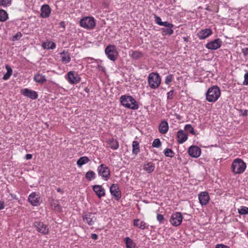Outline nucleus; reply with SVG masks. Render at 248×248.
<instances>
[{"label":"nucleus","instance_id":"f8f14e48","mask_svg":"<svg viewBox=\"0 0 248 248\" xmlns=\"http://www.w3.org/2000/svg\"><path fill=\"white\" fill-rule=\"evenodd\" d=\"M222 44V41L219 38L216 39L205 45L206 48L211 50H216L219 48Z\"/></svg>","mask_w":248,"mask_h":248},{"label":"nucleus","instance_id":"58836bf2","mask_svg":"<svg viewBox=\"0 0 248 248\" xmlns=\"http://www.w3.org/2000/svg\"><path fill=\"white\" fill-rule=\"evenodd\" d=\"M185 130L189 131V132L192 135H195L196 133L194 131V128L192 127L191 124H187L185 126Z\"/></svg>","mask_w":248,"mask_h":248},{"label":"nucleus","instance_id":"9b49d317","mask_svg":"<svg viewBox=\"0 0 248 248\" xmlns=\"http://www.w3.org/2000/svg\"><path fill=\"white\" fill-rule=\"evenodd\" d=\"M110 192L116 201H119L121 198V192L117 184H113L111 185L110 187Z\"/></svg>","mask_w":248,"mask_h":248},{"label":"nucleus","instance_id":"2f4dec72","mask_svg":"<svg viewBox=\"0 0 248 248\" xmlns=\"http://www.w3.org/2000/svg\"><path fill=\"white\" fill-rule=\"evenodd\" d=\"M5 67L7 69V72L4 75L2 78V79L4 80L8 79L11 76L13 72L12 69L8 65H6Z\"/></svg>","mask_w":248,"mask_h":248},{"label":"nucleus","instance_id":"13d9d810","mask_svg":"<svg viewBox=\"0 0 248 248\" xmlns=\"http://www.w3.org/2000/svg\"><path fill=\"white\" fill-rule=\"evenodd\" d=\"M248 113V110L247 109H245L244 111V113H243V116H246L247 115Z\"/></svg>","mask_w":248,"mask_h":248},{"label":"nucleus","instance_id":"bb28decb","mask_svg":"<svg viewBox=\"0 0 248 248\" xmlns=\"http://www.w3.org/2000/svg\"><path fill=\"white\" fill-rule=\"evenodd\" d=\"M108 143L109 145L110 148L113 150H116L119 148V142L117 140L111 138L109 139L108 140Z\"/></svg>","mask_w":248,"mask_h":248},{"label":"nucleus","instance_id":"e433bc0d","mask_svg":"<svg viewBox=\"0 0 248 248\" xmlns=\"http://www.w3.org/2000/svg\"><path fill=\"white\" fill-rule=\"evenodd\" d=\"M164 154L167 157H173L174 155V153L173 151L171 149L169 148H166L164 150Z\"/></svg>","mask_w":248,"mask_h":248},{"label":"nucleus","instance_id":"72a5a7b5","mask_svg":"<svg viewBox=\"0 0 248 248\" xmlns=\"http://www.w3.org/2000/svg\"><path fill=\"white\" fill-rule=\"evenodd\" d=\"M42 46L45 49H53L56 47V44L54 42H46V43H44Z\"/></svg>","mask_w":248,"mask_h":248},{"label":"nucleus","instance_id":"b1692460","mask_svg":"<svg viewBox=\"0 0 248 248\" xmlns=\"http://www.w3.org/2000/svg\"><path fill=\"white\" fill-rule=\"evenodd\" d=\"M62 57V62L64 63H69L71 61L69 53L67 51H63L60 53Z\"/></svg>","mask_w":248,"mask_h":248},{"label":"nucleus","instance_id":"393cba45","mask_svg":"<svg viewBox=\"0 0 248 248\" xmlns=\"http://www.w3.org/2000/svg\"><path fill=\"white\" fill-rule=\"evenodd\" d=\"M143 169L148 173H151L154 171L155 169V165L152 162H147L144 165Z\"/></svg>","mask_w":248,"mask_h":248},{"label":"nucleus","instance_id":"5701e85b","mask_svg":"<svg viewBox=\"0 0 248 248\" xmlns=\"http://www.w3.org/2000/svg\"><path fill=\"white\" fill-rule=\"evenodd\" d=\"M169 129V126L168 123L165 121H162L159 125V132L162 134H166Z\"/></svg>","mask_w":248,"mask_h":248},{"label":"nucleus","instance_id":"0eeeda50","mask_svg":"<svg viewBox=\"0 0 248 248\" xmlns=\"http://www.w3.org/2000/svg\"><path fill=\"white\" fill-rule=\"evenodd\" d=\"M99 175L101 176L105 180H108L110 177V170L105 164L99 165L97 169Z\"/></svg>","mask_w":248,"mask_h":248},{"label":"nucleus","instance_id":"aec40b11","mask_svg":"<svg viewBox=\"0 0 248 248\" xmlns=\"http://www.w3.org/2000/svg\"><path fill=\"white\" fill-rule=\"evenodd\" d=\"M187 134L185 133L182 130L178 131L177 134L178 142L180 144L184 143L187 140Z\"/></svg>","mask_w":248,"mask_h":248},{"label":"nucleus","instance_id":"7ed1b4c3","mask_svg":"<svg viewBox=\"0 0 248 248\" xmlns=\"http://www.w3.org/2000/svg\"><path fill=\"white\" fill-rule=\"evenodd\" d=\"M246 163L242 159L237 158L232 162L231 170L234 174H241L246 170Z\"/></svg>","mask_w":248,"mask_h":248},{"label":"nucleus","instance_id":"a18cd8bd","mask_svg":"<svg viewBox=\"0 0 248 248\" xmlns=\"http://www.w3.org/2000/svg\"><path fill=\"white\" fill-rule=\"evenodd\" d=\"M160 26H165L166 27H173L172 24L170 23L167 21L162 22Z\"/></svg>","mask_w":248,"mask_h":248},{"label":"nucleus","instance_id":"680f3d73","mask_svg":"<svg viewBox=\"0 0 248 248\" xmlns=\"http://www.w3.org/2000/svg\"><path fill=\"white\" fill-rule=\"evenodd\" d=\"M183 39L185 41H187V39L186 37H183Z\"/></svg>","mask_w":248,"mask_h":248},{"label":"nucleus","instance_id":"6ab92c4d","mask_svg":"<svg viewBox=\"0 0 248 248\" xmlns=\"http://www.w3.org/2000/svg\"><path fill=\"white\" fill-rule=\"evenodd\" d=\"M93 191L97 195L98 197L100 198L105 195L104 188L100 185H94L93 186Z\"/></svg>","mask_w":248,"mask_h":248},{"label":"nucleus","instance_id":"de8ad7c7","mask_svg":"<svg viewBox=\"0 0 248 248\" xmlns=\"http://www.w3.org/2000/svg\"><path fill=\"white\" fill-rule=\"evenodd\" d=\"M174 90H171L167 93V99H172L173 96Z\"/></svg>","mask_w":248,"mask_h":248},{"label":"nucleus","instance_id":"ea45409f","mask_svg":"<svg viewBox=\"0 0 248 248\" xmlns=\"http://www.w3.org/2000/svg\"><path fill=\"white\" fill-rule=\"evenodd\" d=\"M11 0H0V6L6 7L11 4Z\"/></svg>","mask_w":248,"mask_h":248},{"label":"nucleus","instance_id":"7c9ffc66","mask_svg":"<svg viewBox=\"0 0 248 248\" xmlns=\"http://www.w3.org/2000/svg\"><path fill=\"white\" fill-rule=\"evenodd\" d=\"M132 153L134 155H137L140 152L139 142L137 140H134L132 143Z\"/></svg>","mask_w":248,"mask_h":248},{"label":"nucleus","instance_id":"a878e982","mask_svg":"<svg viewBox=\"0 0 248 248\" xmlns=\"http://www.w3.org/2000/svg\"><path fill=\"white\" fill-rule=\"evenodd\" d=\"M33 79L36 82L40 84H43L46 80L45 76L39 73L34 75Z\"/></svg>","mask_w":248,"mask_h":248},{"label":"nucleus","instance_id":"c756f323","mask_svg":"<svg viewBox=\"0 0 248 248\" xmlns=\"http://www.w3.org/2000/svg\"><path fill=\"white\" fill-rule=\"evenodd\" d=\"M90 161L89 158L87 156L80 157L77 161V164L78 167H81L84 164Z\"/></svg>","mask_w":248,"mask_h":248},{"label":"nucleus","instance_id":"37998d69","mask_svg":"<svg viewBox=\"0 0 248 248\" xmlns=\"http://www.w3.org/2000/svg\"><path fill=\"white\" fill-rule=\"evenodd\" d=\"M22 36V34L20 32H18L13 36V41H15L19 40Z\"/></svg>","mask_w":248,"mask_h":248},{"label":"nucleus","instance_id":"ddd939ff","mask_svg":"<svg viewBox=\"0 0 248 248\" xmlns=\"http://www.w3.org/2000/svg\"><path fill=\"white\" fill-rule=\"evenodd\" d=\"M21 93L26 97L31 99H36L38 98V93L36 92L25 88L21 90Z\"/></svg>","mask_w":248,"mask_h":248},{"label":"nucleus","instance_id":"2eb2a0df","mask_svg":"<svg viewBox=\"0 0 248 248\" xmlns=\"http://www.w3.org/2000/svg\"><path fill=\"white\" fill-rule=\"evenodd\" d=\"M212 31L210 28H206L199 31L197 35L200 40H203L212 34Z\"/></svg>","mask_w":248,"mask_h":248},{"label":"nucleus","instance_id":"f257e3e1","mask_svg":"<svg viewBox=\"0 0 248 248\" xmlns=\"http://www.w3.org/2000/svg\"><path fill=\"white\" fill-rule=\"evenodd\" d=\"M120 102L125 108L136 110L139 108V104L136 100L131 96L123 95L120 97Z\"/></svg>","mask_w":248,"mask_h":248},{"label":"nucleus","instance_id":"473e14b6","mask_svg":"<svg viewBox=\"0 0 248 248\" xmlns=\"http://www.w3.org/2000/svg\"><path fill=\"white\" fill-rule=\"evenodd\" d=\"M96 174L93 170H89L87 171L85 174V178L88 181H91L93 179H95Z\"/></svg>","mask_w":248,"mask_h":248},{"label":"nucleus","instance_id":"20e7f679","mask_svg":"<svg viewBox=\"0 0 248 248\" xmlns=\"http://www.w3.org/2000/svg\"><path fill=\"white\" fill-rule=\"evenodd\" d=\"M161 78L157 73L152 72L149 75L148 82L149 87L152 89L158 88L161 84Z\"/></svg>","mask_w":248,"mask_h":248},{"label":"nucleus","instance_id":"4be33fe9","mask_svg":"<svg viewBox=\"0 0 248 248\" xmlns=\"http://www.w3.org/2000/svg\"><path fill=\"white\" fill-rule=\"evenodd\" d=\"M93 216L90 213L84 214L83 215V221L89 225H92L93 224Z\"/></svg>","mask_w":248,"mask_h":248},{"label":"nucleus","instance_id":"6e6d98bb","mask_svg":"<svg viewBox=\"0 0 248 248\" xmlns=\"http://www.w3.org/2000/svg\"><path fill=\"white\" fill-rule=\"evenodd\" d=\"M4 208V202L0 201V210L3 209Z\"/></svg>","mask_w":248,"mask_h":248},{"label":"nucleus","instance_id":"423d86ee","mask_svg":"<svg viewBox=\"0 0 248 248\" xmlns=\"http://www.w3.org/2000/svg\"><path fill=\"white\" fill-rule=\"evenodd\" d=\"M105 53L111 61H115L116 60L118 52L115 46L113 45L108 46L105 48Z\"/></svg>","mask_w":248,"mask_h":248},{"label":"nucleus","instance_id":"a19ab883","mask_svg":"<svg viewBox=\"0 0 248 248\" xmlns=\"http://www.w3.org/2000/svg\"><path fill=\"white\" fill-rule=\"evenodd\" d=\"M161 145V142L159 139H155L152 143V146L155 148H159Z\"/></svg>","mask_w":248,"mask_h":248},{"label":"nucleus","instance_id":"f03ea898","mask_svg":"<svg viewBox=\"0 0 248 248\" xmlns=\"http://www.w3.org/2000/svg\"><path fill=\"white\" fill-rule=\"evenodd\" d=\"M221 94L220 90L217 86L210 87L206 93V99L209 102H215Z\"/></svg>","mask_w":248,"mask_h":248},{"label":"nucleus","instance_id":"c9c22d12","mask_svg":"<svg viewBox=\"0 0 248 248\" xmlns=\"http://www.w3.org/2000/svg\"><path fill=\"white\" fill-rule=\"evenodd\" d=\"M173 27H167L162 28V32L163 35H170L173 33V31L172 29Z\"/></svg>","mask_w":248,"mask_h":248},{"label":"nucleus","instance_id":"1a4fd4ad","mask_svg":"<svg viewBox=\"0 0 248 248\" xmlns=\"http://www.w3.org/2000/svg\"><path fill=\"white\" fill-rule=\"evenodd\" d=\"M183 219V216L180 212H175L172 214L170 222L174 226L180 225Z\"/></svg>","mask_w":248,"mask_h":248},{"label":"nucleus","instance_id":"4c0bfd02","mask_svg":"<svg viewBox=\"0 0 248 248\" xmlns=\"http://www.w3.org/2000/svg\"><path fill=\"white\" fill-rule=\"evenodd\" d=\"M239 214L242 215H246L248 214V207L244 206H241L239 209H238Z\"/></svg>","mask_w":248,"mask_h":248},{"label":"nucleus","instance_id":"cd10ccee","mask_svg":"<svg viewBox=\"0 0 248 248\" xmlns=\"http://www.w3.org/2000/svg\"><path fill=\"white\" fill-rule=\"evenodd\" d=\"M129 55L133 59L135 60L139 59L142 56V53L140 51L133 50H130L129 51Z\"/></svg>","mask_w":248,"mask_h":248},{"label":"nucleus","instance_id":"e2e57ef3","mask_svg":"<svg viewBox=\"0 0 248 248\" xmlns=\"http://www.w3.org/2000/svg\"><path fill=\"white\" fill-rule=\"evenodd\" d=\"M101 68H102V70H105V68H104V67H101Z\"/></svg>","mask_w":248,"mask_h":248},{"label":"nucleus","instance_id":"c03bdc74","mask_svg":"<svg viewBox=\"0 0 248 248\" xmlns=\"http://www.w3.org/2000/svg\"><path fill=\"white\" fill-rule=\"evenodd\" d=\"M157 219L160 223H163L165 218L164 217V216L162 215L161 214H157Z\"/></svg>","mask_w":248,"mask_h":248},{"label":"nucleus","instance_id":"9d476101","mask_svg":"<svg viewBox=\"0 0 248 248\" xmlns=\"http://www.w3.org/2000/svg\"><path fill=\"white\" fill-rule=\"evenodd\" d=\"M67 80L70 84H75L79 83L80 78L78 74L74 71H70L67 74Z\"/></svg>","mask_w":248,"mask_h":248},{"label":"nucleus","instance_id":"bf43d9fd","mask_svg":"<svg viewBox=\"0 0 248 248\" xmlns=\"http://www.w3.org/2000/svg\"><path fill=\"white\" fill-rule=\"evenodd\" d=\"M11 196H12L13 199H17L16 197V196L15 195L11 194Z\"/></svg>","mask_w":248,"mask_h":248},{"label":"nucleus","instance_id":"864d4df0","mask_svg":"<svg viewBox=\"0 0 248 248\" xmlns=\"http://www.w3.org/2000/svg\"><path fill=\"white\" fill-rule=\"evenodd\" d=\"M91 238L93 239L96 240L98 239V235L95 233H92L91 234Z\"/></svg>","mask_w":248,"mask_h":248},{"label":"nucleus","instance_id":"3c124183","mask_svg":"<svg viewBox=\"0 0 248 248\" xmlns=\"http://www.w3.org/2000/svg\"><path fill=\"white\" fill-rule=\"evenodd\" d=\"M52 205L54 206V208L55 210H59L60 209V206L58 204V203H56L55 202H53L52 203Z\"/></svg>","mask_w":248,"mask_h":248},{"label":"nucleus","instance_id":"c85d7f7f","mask_svg":"<svg viewBox=\"0 0 248 248\" xmlns=\"http://www.w3.org/2000/svg\"><path fill=\"white\" fill-rule=\"evenodd\" d=\"M124 242L126 248H134L136 247V244L128 237H126L124 238Z\"/></svg>","mask_w":248,"mask_h":248},{"label":"nucleus","instance_id":"052dcab7","mask_svg":"<svg viewBox=\"0 0 248 248\" xmlns=\"http://www.w3.org/2000/svg\"><path fill=\"white\" fill-rule=\"evenodd\" d=\"M57 191L58 192H62V189L60 188H58L57 189Z\"/></svg>","mask_w":248,"mask_h":248},{"label":"nucleus","instance_id":"5fc2aeb1","mask_svg":"<svg viewBox=\"0 0 248 248\" xmlns=\"http://www.w3.org/2000/svg\"><path fill=\"white\" fill-rule=\"evenodd\" d=\"M32 156V155L31 154H27L26 155V159H27V160H30L31 159Z\"/></svg>","mask_w":248,"mask_h":248},{"label":"nucleus","instance_id":"09e8293b","mask_svg":"<svg viewBox=\"0 0 248 248\" xmlns=\"http://www.w3.org/2000/svg\"><path fill=\"white\" fill-rule=\"evenodd\" d=\"M243 84L244 85H248V72L244 75V80L243 82Z\"/></svg>","mask_w":248,"mask_h":248},{"label":"nucleus","instance_id":"f3484780","mask_svg":"<svg viewBox=\"0 0 248 248\" xmlns=\"http://www.w3.org/2000/svg\"><path fill=\"white\" fill-rule=\"evenodd\" d=\"M28 200L33 206H38L40 204V197L35 192H33L29 195Z\"/></svg>","mask_w":248,"mask_h":248},{"label":"nucleus","instance_id":"49530a36","mask_svg":"<svg viewBox=\"0 0 248 248\" xmlns=\"http://www.w3.org/2000/svg\"><path fill=\"white\" fill-rule=\"evenodd\" d=\"M155 21L156 23L160 26V25L161 24V23L162 22V21H161V18L155 15Z\"/></svg>","mask_w":248,"mask_h":248},{"label":"nucleus","instance_id":"4468645a","mask_svg":"<svg viewBox=\"0 0 248 248\" xmlns=\"http://www.w3.org/2000/svg\"><path fill=\"white\" fill-rule=\"evenodd\" d=\"M188 154L189 155L195 158H197L201 154V149L196 146H191L188 149Z\"/></svg>","mask_w":248,"mask_h":248},{"label":"nucleus","instance_id":"6e6552de","mask_svg":"<svg viewBox=\"0 0 248 248\" xmlns=\"http://www.w3.org/2000/svg\"><path fill=\"white\" fill-rule=\"evenodd\" d=\"M34 227L36 231L42 234L46 235L49 233V230L48 226L41 221H35Z\"/></svg>","mask_w":248,"mask_h":248},{"label":"nucleus","instance_id":"dca6fc26","mask_svg":"<svg viewBox=\"0 0 248 248\" xmlns=\"http://www.w3.org/2000/svg\"><path fill=\"white\" fill-rule=\"evenodd\" d=\"M199 200L202 205H206L210 200L208 193L207 192H202L199 194Z\"/></svg>","mask_w":248,"mask_h":248},{"label":"nucleus","instance_id":"8fccbe9b","mask_svg":"<svg viewBox=\"0 0 248 248\" xmlns=\"http://www.w3.org/2000/svg\"><path fill=\"white\" fill-rule=\"evenodd\" d=\"M215 248H230L229 247L223 244H217Z\"/></svg>","mask_w":248,"mask_h":248},{"label":"nucleus","instance_id":"a211bd4d","mask_svg":"<svg viewBox=\"0 0 248 248\" xmlns=\"http://www.w3.org/2000/svg\"><path fill=\"white\" fill-rule=\"evenodd\" d=\"M51 10L47 4L43 5L41 8L40 16L43 18L48 17L50 16Z\"/></svg>","mask_w":248,"mask_h":248},{"label":"nucleus","instance_id":"39448f33","mask_svg":"<svg viewBox=\"0 0 248 248\" xmlns=\"http://www.w3.org/2000/svg\"><path fill=\"white\" fill-rule=\"evenodd\" d=\"M79 23L81 27L87 29H93L95 26L94 18L90 16L82 18Z\"/></svg>","mask_w":248,"mask_h":248},{"label":"nucleus","instance_id":"79ce46f5","mask_svg":"<svg viewBox=\"0 0 248 248\" xmlns=\"http://www.w3.org/2000/svg\"><path fill=\"white\" fill-rule=\"evenodd\" d=\"M173 77V75L171 74L167 76L165 78V84L167 85L169 84V83L171 82Z\"/></svg>","mask_w":248,"mask_h":248},{"label":"nucleus","instance_id":"4d7b16f0","mask_svg":"<svg viewBox=\"0 0 248 248\" xmlns=\"http://www.w3.org/2000/svg\"><path fill=\"white\" fill-rule=\"evenodd\" d=\"M60 25L61 27H62L63 28H65V23L64 21H61L60 23Z\"/></svg>","mask_w":248,"mask_h":248},{"label":"nucleus","instance_id":"412c9836","mask_svg":"<svg viewBox=\"0 0 248 248\" xmlns=\"http://www.w3.org/2000/svg\"><path fill=\"white\" fill-rule=\"evenodd\" d=\"M133 224L134 226L141 230H144L148 227V225L145 222L138 218L134 220Z\"/></svg>","mask_w":248,"mask_h":248},{"label":"nucleus","instance_id":"603ef678","mask_svg":"<svg viewBox=\"0 0 248 248\" xmlns=\"http://www.w3.org/2000/svg\"><path fill=\"white\" fill-rule=\"evenodd\" d=\"M242 52L245 56H248V47L243 48Z\"/></svg>","mask_w":248,"mask_h":248},{"label":"nucleus","instance_id":"f704fd0d","mask_svg":"<svg viewBox=\"0 0 248 248\" xmlns=\"http://www.w3.org/2000/svg\"><path fill=\"white\" fill-rule=\"evenodd\" d=\"M8 18L7 12L2 9L0 10V21L4 22Z\"/></svg>","mask_w":248,"mask_h":248}]
</instances>
